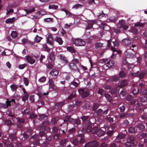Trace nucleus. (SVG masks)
Listing matches in <instances>:
<instances>
[{
    "label": "nucleus",
    "instance_id": "obj_25",
    "mask_svg": "<svg viewBox=\"0 0 147 147\" xmlns=\"http://www.w3.org/2000/svg\"><path fill=\"white\" fill-rule=\"evenodd\" d=\"M103 43L100 42H97L95 44V47L96 49H100L103 47Z\"/></svg>",
    "mask_w": 147,
    "mask_h": 147
},
{
    "label": "nucleus",
    "instance_id": "obj_50",
    "mask_svg": "<svg viewBox=\"0 0 147 147\" xmlns=\"http://www.w3.org/2000/svg\"><path fill=\"white\" fill-rule=\"evenodd\" d=\"M11 36L13 38H15L17 37L18 34L15 31H12L11 34Z\"/></svg>",
    "mask_w": 147,
    "mask_h": 147
},
{
    "label": "nucleus",
    "instance_id": "obj_35",
    "mask_svg": "<svg viewBox=\"0 0 147 147\" xmlns=\"http://www.w3.org/2000/svg\"><path fill=\"white\" fill-rule=\"evenodd\" d=\"M14 18H9L7 19L5 21V22L7 24L12 23L14 21Z\"/></svg>",
    "mask_w": 147,
    "mask_h": 147
},
{
    "label": "nucleus",
    "instance_id": "obj_54",
    "mask_svg": "<svg viewBox=\"0 0 147 147\" xmlns=\"http://www.w3.org/2000/svg\"><path fill=\"white\" fill-rule=\"evenodd\" d=\"M126 94V92L124 90H122L120 93V97H123L125 96Z\"/></svg>",
    "mask_w": 147,
    "mask_h": 147
},
{
    "label": "nucleus",
    "instance_id": "obj_13",
    "mask_svg": "<svg viewBox=\"0 0 147 147\" xmlns=\"http://www.w3.org/2000/svg\"><path fill=\"white\" fill-rule=\"evenodd\" d=\"M105 133V131H103L101 129H98L97 128V130L95 133L97 136L99 137H101Z\"/></svg>",
    "mask_w": 147,
    "mask_h": 147
},
{
    "label": "nucleus",
    "instance_id": "obj_40",
    "mask_svg": "<svg viewBox=\"0 0 147 147\" xmlns=\"http://www.w3.org/2000/svg\"><path fill=\"white\" fill-rule=\"evenodd\" d=\"M58 120V117H53L51 119V123L53 124H55Z\"/></svg>",
    "mask_w": 147,
    "mask_h": 147
},
{
    "label": "nucleus",
    "instance_id": "obj_57",
    "mask_svg": "<svg viewBox=\"0 0 147 147\" xmlns=\"http://www.w3.org/2000/svg\"><path fill=\"white\" fill-rule=\"evenodd\" d=\"M104 92V91L102 89L99 88L97 92L98 94H100L101 95H102Z\"/></svg>",
    "mask_w": 147,
    "mask_h": 147
},
{
    "label": "nucleus",
    "instance_id": "obj_23",
    "mask_svg": "<svg viewBox=\"0 0 147 147\" xmlns=\"http://www.w3.org/2000/svg\"><path fill=\"white\" fill-rule=\"evenodd\" d=\"M55 40L58 42L60 45H62L63 42L62 38L59 36L56 37L55 38Z\"/></svg>",
    "mask_w": 147,
    "mask_h": 147
},
{
    "label": "nucleus",
    "instance_id": "obj_61",
    "mask_svg": "<svg viewBox=\"0 0 147 147\" xmlns=\"http://www.w3.org/2000/svg\"><path fill=\"white\" fill-rule=\"evenodd\" d=\"M139 71H137V72H132L131 73V75L134 77L137 76H139Z\"/></svg>",
    "mask_w": 147,
    "mask_h": 147
},
{
    "label": "nucleus",
    "instance_id": "obj_31",
    "mask_svg": "<svg viewBox=\"0 0 147 147\" xmlns=\"http://www.w3.org/2000/svg\"><path fill=\"white\" fill-rule=\"evenodd\" d=\"M105 96L108 101L110 102L112 100V97L110 94H105Z\"/></svg>",
    "mask_w": 147,
    "mask_h": 147
},
{
    "label": "nucleus",
    "instance_id": "obj_12",
    "mask_svg": "<svg viewBox=\"0 0 147 147\" xmlns=\"http://www.w3.org/2000/svg\"><path fill=\"white\" fill-rule=\"evenodd\" d=\"M59 59L65 64H67L68 62V61L66 57L64 55L60 54L59 55Z\"/></svg>",
    "mask_w": 147,
    "mask_h": 147
},
{
    "label": "nucleus",
    "instance_id": "obj_10",
    "mask_svg": "<svg viewBox=\"0 0 147 147\" xmlns=\"http://www.w3.org/2000/svg\"><path fill=\"white\" fill-rule=\"evenodd\" d=\"M47 43L50 45H53L54 40L51 34H49L48 35V36L47 38Z\"/></svg>",
    "mask_w": 147,
    "mask_h": 147
},
{
    "label": "nucleus",
    "instance_id": "obj_53",
    "mask_svg": "<svg viewBox=\"0 0 147 147\" xmlns=\"http://www.w3.org/2000/svg\"><path fill=\"white\" fill-rule=\"evenodd\" d=\"M145 23H142L140 22H138L136 23L135 24V26H144L145 25Z\"/></svg>",
    "mask_w": 147,
    "mask_h": 147
},
{
    "label": "nucleus",
    "instance_id": "obj_33",
    "mask_svg": "<svg viewBox=\"0 0 147 147\" xmlns=\"http://www.w3.org/2000/svg\"><path fill=\"white\" fill-rule=\"evenodd\" d=\"M49 8L50 9H56L58 8V6L55 5H49Z\"/></svg>",
    "mask_w": 147,
    "mask_h": 147
},
{
    "label": "nucleus",
    "instance_id": "obj_47",
    "mask_svg": "<svg viewBox=\"0 0 147 147\" xmlns=\"http://www.w3.org/2000/svg\"><path fill=\"white\" fill-rule=\"evenodd\" d=\"M23 80L24 81V84L26 86L28 85L29 83V81L28 78L26 77L23 78Z\"/></svg>",
    "mask_w": 147,
    "mask_h": 147
},
{
    "label": "nucleus",
    "instance_id": "obj_55",
    "mask_svg": "<svg viewBox=\"0 0 147 147\" xmlns=\"http://www.w3.org/2000/svg\"><path fill=\"white\" fill-rule=\"evenodd\" d=\"M126 76V74L123 71H121L119 74V76L121 78L124 77Z\"/></svg>",
    "mask_w": 147,
    "mask_h": 147
},
{
    "label": "nucleus",
    "instance_id": "obj_36",
    "mask_svg": "<svg viewBox=\"0 0 147 147\" xmlns=\"http://www.w3.org/2000/svg\"><path fill=\"white\" fill-rule=\"evenodd\" d=\"M146 73L145 71H142L140 73H139V77L140 79L143 78L144 76L146 75Z\"/></svg>",
    "mask_w": 147,
    "mask_h": 147
},
{
    "label": "nucleus",
    "instance_id": "obj_45",
    "mask_svg": "<svg viewBox=\"0 0 147 147\" xmlns=\"http://www.w3.org/2000/svg\"><path fill=\"white\" fill-rule=\"evenodd\" d=\"M111 49L113 53L116 51L119 54L121 53V51L120 50H116L115 48L113 47L112 46L111 47Z\"/></svg>",
    "mask_w": 147,
    "mask_h": 147
},
{
    "label": "nucleus",
    "instance_id": "obj_26",
    "mask_svg": "<svg viewBox=\"0 0 147 147\" xmlns=\"http://www.w3.org/2000/svg\"><path fill=\"white\" fill-rule=\"evenodd\" d=\"M119 78L118 76H114L111 77L110 78V80L113 82H117L119 79Z\"/></svg>",
    "mask_w": 147,
    "mask_h": 147
},
{
    "label": "nucleus",
    "instance_id": "obj_44",
    "mask_svg": "<svg viewBox=\"0 0 147 147\" xmlns=\"http://www.w3.org/2000/svg\"><path fill=\"white\" fill-rule=\"evenodd\" d=\"M105 120L109 122H113V119L111 118L110 115H108L107 116V117L105 119Z\"/></svg>",
    "mask_w": 147,
    "mask_h": 147
},
{
    "label": "nucleus",
    "instance_id": "obj_7",
    "mask_svg": "<svg viewBox=\"0 0 147 147\" xmlns=\"http://www.w3.org/2000/svg\"><path fill=\"white\" fill-rule=\"evenodd\" d=\"M96 130V127H94L93 128L91 125H88L87 127L86 131L87 132H91L92 134H95Z\"/></svg>",
    "mask_w": 147,
    "mask_h": 147
},
{
    "label": "nucleus",
    "instance_id": "obj_21",
    "mask_svg": "<svg viewBox=\"0 0 147 147\" xmlns=\"http://www.w3.org/2000/svg\"><path fill=\"white\" fill-rule=\"evenodd\" d=\"M128 132L131 133H134L136 132V128L134 127L131 126L128 128Z\"/></svg>",
    "mask_w": 147,
    "mask_h": 147
},
{
    "label": "nucleus",
    "instance_id": "obj_9",
    "mask_svg": "<svg viewBox=\"0 0 147 147\" xmlns=\"http://www.w3.org/2000/svg\"><path fill=\"white\" fill-rule=\"evenodd\" d=\"M69 66L70 68L72 70L80 72L79 69L78 68L76 65L74 63H70L69 65Z\"/></svg>",
    "mask_w": 147,
    "mask_h": 147
},
{
    "label": "nucleus",
    "instance_id": "obj_28",
    "mask_svg": "<svg viewBox=\"0 0 147 147\" xmlns=\"http://www.w3.org/2000/svg\"><path fill=\"white\" fill-rule=\"evenodd\" d=\"M22 42L23 44H25L26 43H29V44H31L33 45V42H31L30 41H29L28 39L26 38H24L22 39Z\"/></svg>",
    "mask_w": 147,
    "mask_h": 147
},
{
    "label": "nucleus",
    "instance_id": "obj_3",
    "mask_svg": "<svg viewBox=\"0 0 147 147\" xmlns=\"http://www.w3.org/2000/svg\"><path fill=\"white\" fill-rule=\"evenodd\" d=\"M73 43L77 46H83L85 44L84 41L80 39H76L73 41Z\"/></svg>",
    "mask_w": 147,
    "mask_h": 147
},
{
    "label": "nucleus",
    "instance_id": "obj_32",
    "mask_svg": "<svg viewBox=\"0 0 147 147\" xmlns=\"http://www.w3.org/2000/svg\"><path fill=\"white\" fill-rule=\"evenodd\" d=\"M125 25V21L124 20H121L119 21V28H122Z\"/></svg>",
    "mask_w": 147,
    "mask_h": 147
},
{
    "label": "nucleus",
    "instance_id": "obj_52",
    "mask_svg": "<svg viewBox=\"0 0 147 147\" xmlns=\"http://www.w3.org/2000/svg\"><path fill=\"white\" fill-rule=\"evenodd\" d=\"M5 123L7 125H10L13 123H12L11 121L9 119H7L5 121Z\"/></svg>",
    "mask_w": 147,
    "mask_h": 147
},
{
    "label": "nucleus",
    "instance_id": "obj_56",
    "mask_svg": "<svg viewBox=\"0 0 147 147\" xmlns=\"http://www.w3.org/2000/svg\"><path fill=\"white\" fill-rule=\"evenodd\" d=\"M141 100L143 102H146L147 101V97L146 96H143L141 97Z\"/></svg>",
    "mask_w": 147,
    "mask_h": 147
},
{
    "label": "nucleus",
    "instance_id": "obj_49",
    "mask_svg": "<svg viewBox=\"0 0 147 147\" xmlns=\"http://www.w3.org/2000/svg\"><path fill=\"white\" fill-rule=\"evenodd\" d=\"M49 58L51 61H53L55 59V57L53 53H51L49 55Z\"/></svg>",
    "mask_w": 147,
    "mask_h": 147
},
{
    "label": "nucleus",
    "instance_id": "obj_24",
    "mask_svg": "<svg viewBox=\"0 0 147 147\" xmlns=\"http://www.w3.org/2000/svg\"><path fill=\"white\" fill-rule=\"evenodd\" d=\"M100 106V105L98 103H96L93 104L92 107V111H96Z\"/></svg>",
    "mask_w": 147,
    "mask_h": 147
},
{
    "label": "nucleus",
    "instance_id": "obj_64",
    "mask_svg": "<svg viewBox=\"0 0 147 147\" xmlns=\"http://www.w3.org/2000/svg\"><path fill=\"white\" fill-rule=\"evenodd\" d=\"M127 67L129 69H132L134 67V65L129 63H127Z\"/></svg>",
    "mask_w": 147,
    "mask_h": 147
},
{
    "label": "nucleus",
    "instance_id": "obj_30",
    "mask_svg": "<svg viewBox=\"0 0 147 147\" xmlns=\"http://www.w3.org/2000/svg\"><path fill=\"white\" fill-rule=\"evenodd\" d=\"M76 92L74 91H73L72 93L70 94V95L69 96L68 98V100H71L73 97H75L76 96Z\"/></svg>",
    "mask_w": 147,
    "mask_h": 147
},
{
    "label": "nucleus",
    "instance_id": "obj_20",
    "mask_svg": "<svg viewBox=\"0 0 147 147\" xmlns=\"http://www.w3.org/2000/svg\"><path fill=\"white\" fill-rule=\"evenodd\" d=\"M115 64V62L113 60H109L106 63L107 66L109 67H110L113 65Z\"/></svg>",
    "mask_w": 147,
    "mask_h": 147
},
{
    "label": "nucleus",
    "instance_id": "obj_15",
    "mask_svg": "<svg viewBox=\"0 0 147 147\" xmlns=\"http://www.w3.org/2000/svg\"><path fill=\"white\" fill-rule=\"evenodd\" d=\"M72 118L70 116H67L65 117L64 119H63V122H65V123L67 124V125H68V122L71 123Z\"/></svg>",
    "mask_w": 147,
    "mask_h": 147
},
{
    "label": "nucleus",
    "instance_id": "obj_22",
    "mask_svg": "<svg viewBox=\"0 0 147 147\" xmlns=\"http://www.w3.org/2000/svg\"><path fill=\"white\" fill-rule=\"evenodd\" d=\"M127 84V80H123L121 82L119 87L121 88H123Z\"/></svg>",
    "mask_w": 147,
    "mask_h": 147
},
{
    "label": "nucleus",
    "instance_id": "obj_39",
    "mask_svg": "<svg viewBox=\"0 0 147 147\" xmlns=\"http://www.w3.org/2000/svg\"><path fill=\"white\" fill-rule=\"evenodd\" d=\"M67 140L66 139L62 140L60 142V145L61 146H63L65 144L67 143Z\"/></svg>",
    "mask_w": 147,
    "mask_h": 147
},
{
    "label": "nucleus",
    "instance_id": "obj_34",
    "mask_svg": "<svg viewBox=\"0 0 147 147\" xmlns=\"http://www.w3.org/2000/svg\"><path fill=\"white\" fill-rule=\"evenodd\" d=\"M79 137L81 138L80 139L79 143L81 144L83 142L85 141V140L83 138L84 135L83 134H80L78 135Z\"/></svg>",
    "mask_w": 147,
    "mask_h": 147
},
{
    "label": "nucleus",
    "instance_id": "obj_41",
    "mask_svg": "<svg viewBox=\"0 0 147 147\" xmlns=\"http://www.w3.org/2000/svg\"><path fill=\"white\" fill-rule=\"evenodd\" d=\"M65 104V102L62 101L58 102L56 104V105L58 107H62Z\"/></svg>",
    "mask_w": 147,
    "mask_h": 147
},
{
    "label": "nucleus",
    "instance_id": "obj_1",
    "mask_svg": "<svg viewBox=\"0 0 147 147\" xmlns=\"http://www.w3.org/2000/svg\"><path fill=\"white\" fill-rule=\"evenodd\" d=\"M78 92L82 98L86 97L90 95V91L87 90H85L84 88L79 89L78 90Z\"/></svg>",
    "mask_w": 147,
    "mask_h": 147
},
{
    "label": "nucleus",
    "instance_id": "obj_38",
    "mask_svg": "<svg viewBox=\"0 0 147 147\" xmlns=\"http://www.w3.org/2000/svg\"><path fill=\"white\" fill-rule=\"evenodd\" d=\"M10 87L11 89V90L13 92L16 91L18 88L17 86L14 84L11 85Z\"/></svg>",
    "mask_w": 147,
    "mask_h": 147
},
{
    "label": "nucleus",
    "instance_id": "obj_6",
    "mask_svg": "<svg viewBox=\"0 0 147 147\" xmlns=\"http://www.w3.org/2000/svg\"><path fill=\"white\" fill-rule=\"evenodd\" d=\"M98 145L97 142L94 140L85 144L84 147H96Z\"/></svg>",
    "mask_w": 147,
    "mask_h": 147
},
{
    "label": "nucleus",
    "instance_id": "obj_58",
    "mask_svg": "<svg viewBox=\"0 0 147 147\" xmlns=\"http://www.w3.org/2000/svg\"><path fill=\"white\" fill-rule=\"evenodd\" d=\"M114 131L113 130L111 131L109 130L107 133V134L109 136H111L113 134Z\"/></svg>",
    "mask_w": 147,
    "mask_h": 147
},
{
    "label": "nucleus",
    "instance_id": "obj_2",
    "mask_svg": "<svg viewBox=\"0 0 147 147\" xmlns=\"http://www.w3.org/2000/svg\"><path fill=\"white\" fill-rule=\"evenodd\" d=\"M50 123L49 121H46L43 122L42 125L39 126L38 128L40 130H49L50 128L48 127Z\"/></svg>",
    "mask_w": 147,
    "mask_h": 147
},
{
    "label": "nucleus",
    "instance_id": "obj_42",
    "mask_svg": "<svg viewBox=\"0 0 147 147\" xmlns=\"http://www.w3.org/2000/svg\"><path fill=\"white\" fill-rule=\"evenodd\" d=\"M42 39L41 37L38 36V35H36L35 38V41L37 42H40L41 40Z\"/></svg>",
    "mask_w": 147,
    "mask_h": 147
},
{
    "label": "nucleus",
    "instance_id": "obj_16",
    "mask_svg": "<svg viewBox=\"0 0 147 147\" xmlns=\"http://www.w3.org/2000/svg\"><path fill=\"white\" fill-rule=\"evenodd\" d=\"M137 141H134V142H131L130 141H128L125 144V145L126 146H134L137 145Z\"/></svg>",
    "mask_w": 147,
    "mask_h": 147
},
{
    "label": "nucleus",
    "instance_id": "obj_46",
    "mask_svg": "<svg viewBox=\"0 0 147 147\" xmlns=\"http://www.w3.org/2000/svg\"><path fill=\"white\" fill-rule=\"evenodd\" d=\"M43 49L44 50L47 52H49L50 49L48 47L47 45L45 44L43 45Z\"/></svg>",
    "mask_w": 147,
    "mask_h": 147
},
{
    "label": "nucleus",
    "instance_id": "obj_14",
    "mask_svg": "<svg viewBox=\"0 0 147 147\" xmlns=\"http://www.w3.org/2000/svg\"><path fill=\"white\" fill-rule=\"evenodd\" d=\"M26 59L28 63L31 64H33L35 62V60L29 55H27L26 57Z\"/></svg>",
    "mask_w": 147,
    "mask_h": 147
},
{
    "label": "nucleus",
    "instance_id": "obj_27",
    "mask_svg": "<svg viewBox=\"0 0 147 147\" xmlns=\"http://www.w3.org/2000/svg\"><path fill=\"white\" fill-rule=\"evenodd\" d=\"M125 109V107L124 105H122L118 108V111H120L121 113H123Z\"/></svg>",
    "mask_w": 147,
    "mask_h": 147
},
{
    "label": "nucleus",
    "instance_id": "obj_29",
    "mask_svg": "<svg viewBox=\"0 0 147 147\" xmlns=\"http://www.w3.org/2000/svg\"><path fill=\"white\" fill-rule=\"evenodd\" d=\"M9 138L11 139V141H13L16 138V134H11L9 135Z\"/></svg>",
    "mask_w": 147,
    "mask_h": 147
},
{
    "label": "nucleus",
    "instance_id": "obj_43",
    "mask_svg": "<svg viewBox=\"0 0 147 147\" xmlns=\"http://www.w3.org/2000/svg\"><path fill=\"white\" fill-rule=\"evenodd\" d=\"M72 143L74 145H77L79 143V140L78 139H75L73 140Z\"/></svg>",
    "mask_w": 147,
    "mask_h": 147
},
{
    "label": "nucleus",
    "instance_id": "obj_18",
    "mask_svg": "<svg viewBox=\"0 0 147 147\" xmlns=\"http://www.w3.org/2000/svg\"><path fill=\"white\" fill-rule=\"evenodd\" d=\"M59 71L55 69H52L50 72V74L53 76H57L59 74Z\"/></svg>",
    "mask_w": 147,
    "mask_h": 147
},
{
    "label": "nucleus",
    "instance_id": "obj_8",
    "mask_svg": "<svg viewBox=\"0 0 147 147\" xmlns=\"http://www.w3.org/2000/svg\"><path fill=\"white\" fill-rule=\"evenodd\" d=\"M145 128V126L142 123H138L137 125L136 130L139 132H141Z\"/></svg>",
    "mask_w": 147,
    "mask_h": 147
},
{
    "label": "nucleus",
    "instance_id": "obj_48",
    "mask_svg": "<svg viewBox=\"0 0 147 147\" xmlns=\"http://www.w3.org/2000/svg\"><path fill=\"white\" fill-rule=\"evenodd\" d=\"M126 136V135L125 134H124L121 133L118 134L117 136V137L120 139H122L125 138Z\"/></svg>",
    "mask_w": 147,
    "mask_h": 147
},
{
    "label": "nucleus",
    "instance_id": "obj_37",
    "mask_svg": "<svg viewBox=\"0 0 147 147\" xmlns=\"http://www.w3.org/2000/svg\"><path fill=\"white\" fill-rule=\"evenodd\" d=\"M67 49L69 51L73 53H76V51L74 48L72 47H67Z\"/></svg>",
    "mask_w": 147,
    "mask_h": 147
},
{
    "label": "nucleus",
    "instance_id": "obj_19",
    "mask_svg": "<svg viewBox=\"0 0 147 147\" xmlns=\"http://www.w3.org/2000/svg\"><path fill=\"white\" fill-rule=\"evenodd\" d=\"M81 123L80 120L79 119H74L72 118L71 123L74 125H78Z\"/></svg>",
    "mask_w": 147,
    "mask_h": 147
},
{
    "label": "nucleus",
    "instance_id": "obj_62",
    "mask_svg": "<svg viewBox=\"0 0 147 147\" xmlns=\"http://www.w3.org/2000/svg\"><path fill=\"white\" fill-rule=\"evenodd\" d=\"M29 96L27 94L25 95L22 98V100L24 102H25L28 98Z\"/></svg>",
    "mask_w": 147,
    "mask_h": 147
},
{
    "label": "nucleus",
    "instance_id": "obj_11",
    "mask_svg": "<svg viewBox=\"0 0 147 147\" xmlns=\"http://www.w3.org/2000/svg\"><path fill=\"white\" fill-rule=\"evenodd\" d=\"M96 22L97 21L96 20H91L90 21L89 23L88 24L86 29L87 30L92 28L93 25L94 24L96 23Z\"/></svg>",
    "mask_w": 147,
    "mask_h": 147
},
{
    "label": "nucleus",
    "instance_id": "obj_4",
    "mask_svg": "<svg viewBox=\"0 0 147 147\" xmlns=\"http://www.w3.org/2000/svg\"><path fill=\"white\" fill-rule=\"evenodd\" d=\"M145 85V83L142 82L139 85L138 87L140 89L141 93L146 96L147 95V90L146 88H144Z\"/></svg>",
    "mask_w": 147,
    "mask_h": 147
},
{
    "label": "nucleus",
    "instance_id": "obj_17",
    "mask_svg": "<svg viewBox=\"0 0 147 147\" xmlns=\"http://www.w3.org/2000/svg\"><path fill=\"white\" fill-rule=\"evenodd\" d=\"M131 40L128 38L124 39L122 40V42L126 45H128L131 43Z\"/></svg>",
    "mask_w": 147,
    "mask_h": 147
},
{
    "label": "nucleus",
    "instance_id": "obj_60",
    "mask_svg": "<svg viewBox=\"0 0 147 147\" xmlns=\"http://www.w3.org/2000/svg\"><path fill=\"white\" fill-rule=\"evenodd\" d=\"M39 117L40 119L42 120L45 119L47 118V116L45 114L40 115Z\"/></svg>",
    "mask_w": 147,
    "mask_h": 147
},
{
    "label": "nucleus",
    "instance_id": "obj_59",
    "mask_svg": "<svg viewBox=\"0 0 147 147\" xmlns=\"http://www.w3.org/2000/svg\"><path fill=\"white\" fill-rule=\"evenodd\" d=\"M53 64L52 63H49L47 65V67L49 69H51L53 67Z\"/></svg>",
    "mask_w": 147,
    "mask_h": 147
},
{
    "label": "nucleus",
    "instance_id": "obj_51",
    "mask_svg": "<svg viewBox=\"0 0 147 147\" xmlns=\"http://www.w3.org/2000/svg\"><path fill=\"white\" fill-rule=\"evenodd\" d=\"M133 98V96L130 94H128L127 95L126 97L125 98L126 100L127 101H129L131 100L132 98Z\"/></svg>",
    "mask_w": 147,
    "mask_h": 147
},
{
    "label": "nucleus",
    "instance_id": "obj_63",
    "mask_svg": "<svg viewBox=\"0 0 147 147\" xmlns=\"http://www.w3.org/2000/svg\"><path fill=\"white\" fill-rule=\"evenodd\" d=\"M112 42L114 44V47H118L119 45V43L117 41V40H115V41H113Z\"/></svg>",
    "mask_w": 147,
    "mask_h": 147
},
{
    "label": "nucleus",
    "instance_id": "obj_5",
    "mask_svg": "<svg viewBox=\"0 0 147 147\" xmlns=\"http://www.w3.org/2000/svg\"><path fill=\"white\" fill-rule=\"evenodd\" d=\"M109 111V108H107L104 111L102 109H100L96 111L95 113L97 116H100L102 115H107Z\"/></svg>",
    "mask_w": 147,
    "mask_h": 147
}]
</instances>
